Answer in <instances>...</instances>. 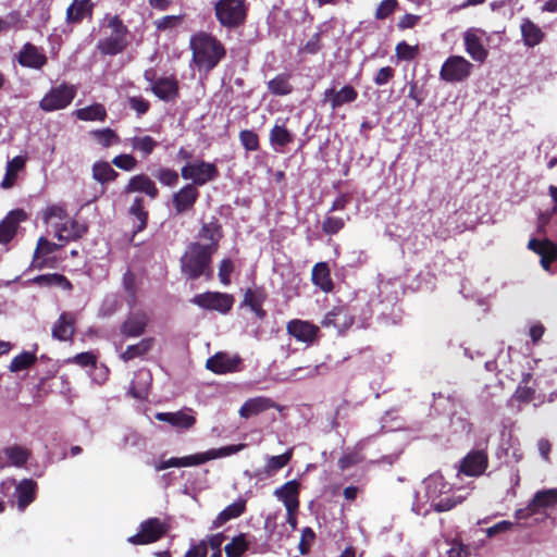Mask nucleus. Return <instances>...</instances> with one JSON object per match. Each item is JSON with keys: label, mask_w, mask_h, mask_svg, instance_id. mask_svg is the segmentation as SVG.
Listing matches in <instances>:
<instances>
[{"label": "nucleus", "mask_w": 557, "mask_h": 557, "mask_svg": "<svg viewBox=\"0 0 557 557\" xmlns=\"http://www.w3.org/2000/svg\"><path fill=\"white\" fill-rule=\"evenodd\" d=\"M191 61L199 72L210 73L226 58L225 45L211 33L199 30L190 36Z\"/></svg>", "instance_id": "1"}, {"label": "nucleus", "mask_w": 557, "mask_h": 557, "mask_svg": "<svg viewBox=\"0 0 557 557\" xmlns=\"http://www.w3.org/2000/svg\"><path fill=\"white\" fill-rule=\"evenodd\" d=\"M214 247H205L199 242H191L180 259L181 273L187 281L203 276L206 281L213 278L212 258Z\"/></svg>", "instance_id": "2"}, {"label": "nucleus", "mask_w": 557, "mask_h": 557, "mask_svg": "<svg viewBox=\"0 0 557 557\" xmlns=\"http://www.w3.org/2000/svg\"><path fill=\"white\" fill-rule=\"evenodd\" d=\"M213 10L219 24L226 29L234 30L246 24L249 4L246 0H218Z\"/></svg>", "instance_id": "3"}, {"label": "nucleus", "mask_w": 557, "mask_h": 557, "mask_svg": "<svg viewBox=\"0 0 557 557\" xmlns=\"http://www.w3.org/2000/svg\"><path fill=\"white\" fill-rule=\"evenodd\" d=\"M108 27L112 29V33L109 37L100 39L97 42V49L103 55H116L122 53L128 46L127 26L119 15H114L108 20Z\"/></svg>", "instance_id": "4"}, {"label": "nucleus", "mask_w": 557, "mask_h": 557, "mask_svg": "<svg viewBox=\"0 0 557 557\" xmlns=\"http://www.w3.org/2000/svg\"><path fill=\"white\" fill-rule=\"evenodd\" d=\"M450 487L442 475L430 476L425 482V493L431 502V507L436 512H445L453 509L459 500L454 496L442 497Z\"/></svg>", "instance_id": "5"}, {"label": "nucleus", "mask_w": 557, "mask_h": 557, "mask_svg": "<svg viewBox=\"0 0 557 557\" xmlns=\"http://www.w3.org/2000/svg\"><path fill=\"white\" fill-rule=\"evenodd\" d=\"M171 529L170 522L157 517L148 518L140 522L138 532L129 537L127 542L133 545H148L160 541Z\"/></svg>", "instance_id": "6"}, {"label": "nucleus", "mask_w": 557, "mask_h": 557, "mask_svg": "<svg viewBox=\"0 0 557 557\" xmlns=\"http://www.w3.org/2000/svg\"><path fill=\"white\" fill-rule=\"evenodd\" d=\"M219 175L220 172L216 164L205 160L186 163L181 169V176L185 181H190L189 184H195L197 188L215 181Z\"/></svg>", "instance_id": "7"}, {"label": "nucleus", "mask_w": 557, "mask_h": 557, "mask_svg": "<svg viewBox=\"0 0 557 557\" xmlns=\"http://www.w3.org/2000/svg\"><path fill=\"white\" fill-rule=\"evenodd\" d=\"M76 96V87L62 83L51 88L39 101V108L45 112H52L65 109L72 103Z\"/></svg>", "instance_id": "8"}, {"label": "nucleus", "mask_w": 557, "mask_h": 557, "mask_svg": "<svg viewBox=\"0 0 557 557\" xmlns=\"http://www.w3.org/2000/svg\"><path fill=\"white\" fill-rule=\"evenodd\" d=\"M473 64L461 55L448 57L440 70V78L446 83H461L469 78Z\"/></svg>", "instance_id": "9"}, {"label": "nucleus", "mask_w": 557, "mask_h": 557, "mask_svg": "<svg viewBox=\"0 0 557 557\" xmlns=\"http://www.w3.org/2000/svg\"><path fill=\"white\" fill-rule=\"evenodd\" d=\"M190 301L201 309L213 310L222 314H226L232 310L235 299L233 295L227 293L205 292L195 295Z\"/></svg>", "instance_id": "10"}, {"label": "nucleus", "mask_w": 557, "mask_h": 557, "mask_svg": "<svg viewBox=\"0 0 557 557\" xmlns=\"http://www.w3.org/2000/svg\"><path fill=\"white\" fill-rule=\"evenodd\" d=\"M200 193L195 184H185L172 195L171 202L175 215H183L194 210Z\"/></svg>", "instance_id": "11"}, {"label": "nucleus", "mask_w": 557, "mask_h": 557, "mask_svg": "<svg viewBox=\"0 0 557 557\" xmlns=\"http://www.w3.org/2000/svg\"><path fill=\"white\" fill-rule=\"evenodd\" d=\"M287 333L293 336L297 342L307 345L313 344L320 334L318 325L307 320L293 319L286 324Z\"/></svg>", "instance_id": "12"}, {"label": "nucleus", "mask_w": 557, "mask_h": 557, "mask_svg": "<svg viewBox=\"0 0 557 557\" xmlns=\"http://www.w3.org/2000/svg\"><path fill=\"white\" fill-rule=\"evenodd\" d=\"M242 359L239 356H230L219 351L206 361V368L215 374H226L238 370Z\"/></svg>", "instance_id": "13"}, {"label": "nucleus", "mask_w": 557, "mask_h": 557, "mask_svg": "<svg viewBox=\"0 0 557 557\" xmlns=\"http://www.w3.org/2000/svg\"><path fill=\"white\" fill-rule=\"evenodd\" d=\"M16 59L21 66L34 70H41L48 63L47 55L32 42L22 46Z\"/></svg>", "instance_id": "14"}, {"label": "nucleus", "mask_w": 557, "mask_h": 557, "mask_svg": "<svg viewBox=\"0 0 557 557\" xmlns=\"http://www.w3.org/2000/svg\"><path fill=\"white\" fill-rule=\"evenodd\" d=\"M354 324V317L345 306H337L330 310L321 321L323 327H333L344 333Z\"/></svg>", "instance_id": "15"}, {"label": "nucleus", "mask_w": 557, "mask_h": 557, "mask_svg": "<svg viewBox=\"0 0 557 557\" xmlns=\"http://www.w3.org/2000/svg\"><path fill=\"white\" fill-rule=\"evenodd\" d=\"M488 466V457L484 450H471L460 466V472L468 476H479L485 472Z\"/></svg>", "instance_id": "16"}, {"label": "nucleus", "mask_w": 557, "mask_h": 557, "mask_svg": "<svg viewBox=\"0 0 557 557\" xmlns=\"http://www.w3.org/2000/svg\"><path fill=\"white\" fill-rule=\"evenodd\" d=\"M358 98V91L351 85H345L339 90L327 88L323 92V102L329 103L332 110H336L346 103H351Z\"/></svg>", "instance_id": "17"}, {"label": "nucleus", "mask_w": 557, "mask_h": 557, "mask_svg": "<svg viewBox=\"0 0 557 557\" xmlns=\"http://www.w3.org/2000/svg\"><path fill=\"white\" fill-rule=\"evenodd\" d=\"M151 91L162 101H174L180 96V84L175 75L157 78Z\"/></svg>", "instance_id": "18"}, {"label": "nucleus", "mask_w": 557, "mask_h": 557, "mask_svg": "<svg viewBox=\"0 0 557 557\" xmlns=\"http://www.w3.org/2000/svg\"><path fill=\"white\" fill-rule=\"evenodd\" d=\"M124 194L143 193L150 199L159 197V188L154 181L147 174L140 173L132 176L124 187Z\"/></svg>", "instance_id": "19"}, {"label": "nucleus", "mask_w": 557, "mask_h": 557, "mask_svg": "<svg viewBox=\"0 0 557 557\" xmlns=\"http://www.w3.org/2000/svg\"><path fill=\"white\" fill-rule=\"evenodd\" d=\"M463 46L470 58L479 63H484L488 57V50L484 47L475 29H468L463 33Z\"/></svg>", "instance_id": "20"}, {"label": "nucleus", "mask_w": 557, "mask_h": 557, "mask_svg": "<svg viewBox=\"0 0 557 557\" xmlns=\"http://www.w3.org/2000/svg\"><path fill=\"white\" fill-rule=\"evenodd\" d=\"M30 455L32 453L28 448L20 445L5 447L0 451V468L5 466L24 467Z\"/></svg>", "instance_id": "21"}, {"label": "nucleus", "mask_w": 557, "mask_h": 557, "mask_svg": "<svg viewBox=\"0 0 557 557\" xmlns=\"http://www.w3.org/2000/svg\"><path fill=\"white\" fill-rule=\"evenodd\" d=\"M157 420L166 422L174 428L182 430H189L196 424V418L193 414V409H184L175 412H158Z\"/></svg>", "instance_id": "22"}, {"label": "nucleus", "mask_w": 557, "mask_h": 557, "mask_svg": "<svg viewBox=\"0 0 557 557\" xmlns=\"http://www.w3.org/2000/svg\"><path fill=\"white\" fill-rule=\"evenodd\" d=\"M147 324V314L143 311H137L126 317L120 326V332L126 338L138 337L145 333Z\"/></svg>", "instance_id": "23"}, {"label": "nucleus", "mask_w": 557, "mask_h": 557, "mask_svg": "<svg viewBox=\"0 0 557 557\" xmlns=\"http://www.w3.org/2000/svg\"><path fill=\"white\" fill-rule=\"evenodd\" d=\"M25 219L26 213L23 210H13L0 222V244L10 243L16 235L20 223Z\"/></svg>", "instance_id": "24"}, {"label": "nucleus", "mask_w": 557, "mask_h": 557, "mask_svg": "<svg viewBox=\"0 0 557 557\" xmlns=\"http://www.w3.org/2000/svg\"><path fill=\"white\" fill-rule=\"evenodd\" d=\"M95 4L92 0H74L66 9L67 24H81L84 18H91Z\"/></svg>", "instance_id": "25"}, {"label": "nucleus", "mask_w": 557, "mask_h": 557, "mask_svg": "<svg viewBox=\"0 0 557 557\" xmlns=\"http://www.w3.org/2000/svg\"><path fill=\"white\" fill-rule=\"evenodd\" d=\"M247 509V499L239 497L231 505L226 506L212 521L210 530H215L228 521L239 518Z\"/></svg>", "instance_id": "26"}, {"label": "nucleus", "mask_w": 557, "mask_h": 557, "mask_svg": "<svg viewBox=\"0 0 557 557\" xmlns=\"http://www.w3.org/2000/svg\"><path fill=\"white\" fill-rule=\"evenodd\" d=\"M274 496L281 500L285 508L299 507L300 483L297 480H290L274 491Z\"/></svg>", "instance_id": "27"}, {"label": "nucleus", "mask_w": 557, "mask_h": 557, "mask_svg": "<svg viewBox=\"0 0 557 557\" xmlns=\"http://www.w3.org/2000/svg\"><path fill=\"white\" fill-rule=\"evenodd\" d=\"M37 488V483L33 479H23L16 484L15 496L20 511H24L36 499Z\"/></svg>", "instance_id": "28"}, {"label": "nucleus", "mask_w": 557, "mask_h": 557, "mask_svg": "<svg viewBox=\"0 0 557 557\" xmlns=\"http://www.w3.org/2000/svg\"><path fill=\"white\" fill-rule=\"evenodd\" d=\"M88 231L86 224L70 220L57 226L55 236L61 242H73L82 238Z\"/></svg>", "instance_id": "29"}, {"label": "nucleus", "mask_w": 557, "mask_h": 557, "mask_svg": "<svg viewBox=\"0 0 557 557\" xmlns=\"http://www.w3.org/2000/svg\"><path fill=\"white\" fill-rule=\"evenodd\" d=\"M223 236L222 232V225L220 224L219 220L215 218H212L211 221L207 223H202L199 232L198 237L200 239L208 240V244H203L205 247H214V252L219 249V243L220 239Z\"/></svg>", "instance_id": "30"}, {"label": "nucleus", "mask_w": 557, "mask_h": 557, "mask_svg": "<svg viewBox=\"0 0 557 557\" xmlns=\"http://www.w3.org/2000/svg\"><path fill=\"white\" fill-rule=\"evenodd\" d=\"M520 30L522 41L528 48H534L545 39V33L530 18L522 20Z\"/></svg>", "instance_id": "31"}, {"label": "nucleus", "mask_w": 557, "mask_h": 557, "mask_svg": "<svg viewBox=\"0 0 557 557\" xmlns=\"http://www.w3.org/2000/svg\"><path fill=\"white\" fill-rule=\"evenodd\" d=\"M311 280L324 293H331L334 288L331 271L326 262H318L313 265Z\"/></svg>", "instance_id": "32"}, {"label": "nucleus", "mask_w": 557, "mask_h": 557, "mask_svg": "<svg viewBox=\"0 0 557 557\" xmlns=\"http://www.w3.org/2000/svg\"><path fill=\"white\" fill-rule=\"evenodd\" d=\"M275 404L267 397H255L246 400L239 409V414L243 418H250L257 416L270 408H274Z\"/></svg>", "instance_id": "33"}, {"label": "nucleus", "mask_w": 557, "mask_h": 557, "mask_svg": "<svg viewBox=\"0 0 557 557\" xmlns=\"http://www.w3.org/2000/svg\"><path fill=\"white\" fill-rule=\"evenodd\" d=\"M89 136L102 149H109L121 144L120 135L111 127L91 129Z\"/></svg>", "instance_id": "34"}, {"label": "nucleus", "mask_w": 557, "mask_h": 557, "mask_svg": "<svg viewBox=\"0 0 557 557\" xmlns=\"http://www.w3.org/2000/svg\"><path fill=\"white\" fill-rule=\"evenodd\" d=\"M74 331V319L71 314L63 312L52 327V336L65 342L73 337Z\"/></svg>", "instance_id": "35"}, {"label": "nucleus", "mask_w": 557, "mask_h": 557, "mask_svg": "<svg viewBox=\"0 0 557 557\" xmlns=\"http://www.w3.org/2000/svg\"><path fill=\"white\" fill-rule=\"evenodd\" d=\"M153 344H154L153 337L143 338L137 344L128 345L126 347V349L121 354L120 357L124 362H128L138 357H144L152 349Z\"/></svg>", "instance_id": "36"}, {"label": "nucleus", "mask_w": 557, "mask_h": 557, "mask_svg": "<svg viewBox=\"0 0 557 557\" xmlns=\"http://www.w3.org/2000/svg\"><path fill=\"white\" fill-rule=\"evenodd\" d=\"M25 165L26 158L23 156H16L12 160L8 161L1 187L4 189L11 188L15 183L18 172L22 171Z\"/></svg>", "instance_id": "37"}, {"label": "nucleus", "mask_w": 557, "mask_h": 557, "mask_svg": "<svg viewBox=\"0 0 557 557\" xmlns=\"http://www.w3.org/2000/svg\"><path fill=\"white\" fill-rule=\"evenodd\" d=\"M134 151H138L144 159L148 158L159 146V143L151 136H134L128 139Z\"/></svg>", "instance_id": "38"}, {"label": "nucleus", "mask_w": 557, "mask_h": 557, "mask_svg": "<svg viewBox=\"0 0 557 557\" xmlns=\"http://www.w3.org/2000/svg\"><path fill=\"white\" fill-rule=\"evenodd\" d=\"M557 505V490H545L537 492L532 500L531 507H533L539 513L541 510H545L547 508H552Z\"/></svg>", "instance_id": "39"}, {"label": "nucleus", "mask_w": 557, "mask_h": 557, "mask_svg": "<svg viewBox=\"0 0 557 557\" xmlns=\"http://www.w3.org/2000/svg\"><path fill=\"white\" fill-rule=\"evenodd\" d=\"M119 175L107 161H98L92 165V178L102 185L114 182Z\"/></svg>", "instance_id": "40"}, {"label": "nucleus", "mask_w": 557, "mask_h": 557, "mask_svg": "<svg viewBox=\"0 0 557 557\" xmlns=\"http://www.w3.org/2000/svg\"><path fill=\"white\" fill-rule=\"evenodd\" d=\"M81 121H106L108 113L102 103H94L91 106L78 109L74 112Z\"/></svg>", "instance_id": "41"}, {"label": "nucleus", "mask_w": 557, "mask_h": 557, "mask_svg": "<svg viewBox=\"0 0 557 557\" xmlns=\"http://www.w3.org/2000/svg\"><path fill=\"white\" fill-rule=\"evenodd\" d=\"M250 543L246 533L235 535L224 547L226 557H243L249 549Z\"/></svg>", "instance_id": "42"}, {"label": "nucleus", "mask_w": 557, "mask_h": 557, "mask_svg": "<svg viewBox=\"0 0 557 557\" xmlns=\"http://www.w3.org/2000/svg\"><path fill=\"white\" fill-rule=\"evenodd\" d=\"M245 444L227 445L218 449H210L206 453L198 454L199 463L202 465L209 460L227 457L239 453L245 448Z\"/></svg>", "instance_id": "43"}, {"label": "nucleus", "mask_w": 557, "mask_h": 557, "mask_svg": "<svg viewBox=\"0 0 557 557\" xmlns=\"http://www.w3.org/2000/svg\"><path fill=\"white\" fill-rule=\"evenodd\" d=\"M290 74H277L274 78L268 82V90L274 96H286L293 91V86L289 83Z\"/></svg>", "instance_id": "44"}, {"label": "nucleus", "mask_w": 557, "mask_h": 557, "mask_svg": "<svg viewBox=\"0 0 557 557\" xmlns=\"http://www.w3.org/2000/svg\"><path fill=\"white\" fill-rule=\"evenodd\" d=\"M198 454L189 455L185 457H172L168 460H160L156 466L157 471H162L172 467H193L199 466Z\"/></svg>", "instance_id": "45"}, {"label": "nucleus", "mask_w": 557, "mask_h": 557, "mask_svg": "<svg viewBox=\"0 0 557 557\" xmlns=\"http://www.w3.org/2000/svg\"><path fill=\"white\" fill-rule=\"evenodd\" d=\"M531 377V373H524L520 384L516 388L512 398L518 403L528 404L535 398V388L528 386V383L530 382Z\"/></svg>", "instance_id": "46"}, {"label": "nucleus", "mask_w": 557, "mask_h": 557, "mask_svg": "<svg viewBox=\"0 0 557 557\" xmlns=\"http://www.w3.org/2000/svg\"><path fill=\"white\" fill-rule=\"evenodd\" d=\"M269 140L274 147H285L294 141V135L285 125L275 124L270 131Z\"/></svg>", "instance_id": "47"}, {"label": "nucleus", "mask_w": 557, "mask_h": 557, "mask_svg": "<svg viewBox=\"0 0 557 557\" xmlns=\"http://www.w3.org/2000/svg\"><path fill=\"white\" fill-rule=\"evenodd\" d=\"M36 352L23 351L11 360L9 364V371L12 373H16L23 370H27L32 368L36 363Z\"/></svg>", "instance_id": "48"}, {"label": "nucleus", "mask_w": 557, "mask_h": 557, "mask_svg": "<svg viewBox=\"0 0 557 557\" xmlns=\"http://www.w3.org/2000/svg\"><path fill=\"white\" fill-rule=\"evenodd\" d=\"M129 214L136 218L138 224L136 225V232H141L146 228L148 223V211L145 209L144 199L136 197L129 207Z\"/></svg>", "instance_id": "49"}, {"label": "nucleus", "mask_w": 557, "mask_h": 557, "mask_svg": "<svg viewBox=\"0 0 557 557\" xmlns=\"http://www.w3.org/2000/svg\"><path fill=\"white\" fill-rule=\"evenodd\" d=\"M267 292L264 287L257 286L255 288H247L244 293L242 306H247L252 309L256 306L263 305L267 299Z\"/></svg>", "instance_id": "50"}, {"label": "nucleus", "mask_w": 557, "mask_h": 557, "mask_svg": "<svg viewBox=\"0 0 557 557\" xmlns=\"http://www.w3.org/2000/svg\"><path fill=\"white\" fill-rule=\"evenodd\" d=\"M294 448L287 449L284 454L278 456H271L265 463L267 473H274L289 463L293 457Z\"/></svg>", "instance_id": "51"}, {"label": "nucleus", "mask_w": 557, "mask_h": 557, "mask_svg": "<svg viewBox=\"0 0 557 557\" xmlns=\"http://www.w3.org/2000/svg\"><path fill=\"white\" fill-rule=\"evenodd\" d=\"M153 176L159 181V183L166 187H174L178 184L180 174L177 171L160 166L154 173Z\"/></svg>", "instance_id": "52"}, {"label": "nucleus", "mask_w": 557, "mask_h": 557, "mask_svg": "<svg viewBox=\"0 0 557 557\" xmlns=\"http://www.w3.org/2000/svg\"><path fill=\"white\" fill-rule=\"evenodd\" d=\"M346 221H349V215L346 219L326 215L322 222V231L326 235H336L345 227Z\"/></svg>", "instance_id": "53"}, {"label": "nucleus", "mask_w": 557, "mask_h": 557, "mask_svg": "<svg viewBox=\"0 0 557 557\" xmlns=\"http://www.w3.org/2000/svg\"><path fill=\"white\" fill-rule=\"evenodd\" d=\"M397 59L403 61H412L419 55V47L410 46L405 40L398 42L395 47Z\"/></svg>", "instance_id": "54"}, {"label": "nucleus", "mask_w": 557, "mask_h": 557, "mask_svg": "<svg viewBox=\"0 0 557 557\" xmlns=\"http://www.w3.org/2000/svg\"><path fill=\"white\" fill-rule=\"evenodd\" d=\"M239 141L247 151H257L260 148L259 136L250 129L239 132Z\"/></svg>", "instance_id": "55"}, {"label": "nucleus", "mask_w": 557, "mask_h": 557, "mask_svg": "<svg viewBox=\"0 0 557 557\" xmlns=\"http://www.w3.org/2000/svg\"><path fill=\"white\" fill-rule=\"evenodd\" d=\"M112 164L119 168L120 170L129 172L136 169L138 161L137 159L129 153H122L119 156H115L112 159Z\"/></svg>", "instance_id": "56"}, {"label": "nucleus", "mask_w": 557, "mask_h": 557, "mask_svg": "<svg viewBox=\"0 0 557 557\" xmlns=\"http://www.w3.org/2000/svg\"><path fill=\"white\" fill-rule=\"evenodd\" d=\"M62 246L52 242H49L45 237H40L37 243V247L34 252V259H39L40 257L47 256L59 250Z\"/></svg>", "instance_id": "57"}, {"label": "nucleus", "mask_w": 557, "mask_h": 557, "mask_svg": "<svg viewBox=\"0 0 557 557\" xmlns=\"http://www.w3.org/2000/svg\"><path fill=\"white\" fill-rule=\"evenodd\" d=\"M397 8V0H383L377 5L374 16L376 20L380 21L385 20L388 16H391L396 11Z\"/></svg>", "instance_id": "58"}, {"label": "nucleus", "mask_w": 557, "mask_h": 557, "mask_svg": "<svg viewBox=\"0 0 557 557\" xmlns=\"http://www.w3.org/2000/svg\"><path fill=\"white\" fill-rule=\"evenodd\" d=\"M184 15H165L154 21L156 28L160 32L177 27L183 21Z\"/></svg>", "instance_id": "59"}, {"label": "nucleus", "mask_w": 557, "mask_h": 557, "mask_svg": "<svg viewBox=\"0 0 557 557\" xmlns=\"http://www.w3.org/2000/svg\"><path fill=\"white\" fill-rule=\"evenodd\" d=\"M234 271V262L230 258L223 259L219 264V280L223 285L231 284V275Z\"/></svg>", "instance_id": "60"}, {"label": "nucleus", "mask_w": 557, "mask_h": 557, "mask_svg": "<svg viewBox=\"0 0 557 557\" xmlns=\"http://www.w3.org/2000/svg\"><path fill=\"white\" fill-rule=\"evenodd\" d=\"M128 106L138 116L145 115L150 109V102L141 96L129 97Z\"/></svg>", "instance_id": "61"}, {"label": "nucleus", "mask_w": 557, "mask_h": 557, "mask_svg": "<svg viewBox=\"0 0 557 557\" xmlns=\"http://www.w3.org/2000/svg\"><path fill=\"white\" fill-rule=\"evenodd\" d=\"M314 540H315L314 531L309 527L304 528L301 531V539H300V542L298 545L300 554H302V555L308 554L310 550L311 544L313 543Z\"/></svg>", "instance_id": "62"}, {"label": "nucleus", "mask_w": 557, "mask_h": 557, "mask_svg": "<svg viewBox=\"0 0 557 557\" xmlns=\"http://www.w3.org/2000/svg\"><path fill=\"white\" fill-rule=\"evenodd\" d=\"M226 536L224 533H215L207 536V539L201 540L200 542H205L206 552L208 553V548L210 547L213 553H222V544L225 541Z\"/></svg>", "instance_id": "63"}, {"label": "nucleus", "mask_w": 557, "mask_h": 557, "mask_svg": "<svg viewBox=\"0 0 557 557\" xmlns=\"http://www.w3.org/2000/svg\"><path fill=\"white\" fill-rule=\"evenodd\" d=\"M322 48L321 33H315L312 37L301 47L300 51L307 54H315Z\"/></svg>", "instance_id": "64"}]
</instances>
